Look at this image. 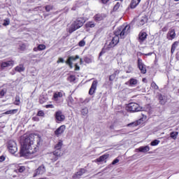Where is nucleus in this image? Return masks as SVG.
Returning <instances> with one entry per match:
<instances>
[{"label":"nucleus","instance_id":"nucleus-1","mask_svg":"<svg viewBox=\"0 0 179 179\" xmlns=\"http://www.w3.org/2000/svg\"><path fill=\"white\" fill-rule=\"evenodd\" d=\"M41 140L40 138H34L33 134H29L24 136L22 145V150L25 152L27 155H36L38 152L40 148V143Z\"/></svg>","mask_w":179,"mask_h":179},{"label":"nucleus","instance_id":"nucleus-2","mask_svg":"<svg viewBox=\"0 0 179 179\" xmlns=\"http://www.w3.org/2000/svg\"><path fill=\"white\" fill-rule=\"evenodd\" d=\"M131 32V26H120L115 31L114 34L116 36H120V38H124L125 36H128Z\"/></svg>","mask_w":179,"mask_h":179},{"label":"nucleus","instance_id":"nucleus-3","mask_svg":"<svg viewBox=\"0 0 179 179\" xmlns=\"http://www.w3.org/2000/svg\"><path fill=\"white\" fill-rule=\"evenodd\" d=\"M85 24V22H83V18L79 17L77 18L71 25L69 33H73V31H76V30L80 29Z\"/></svg>","mask_w":179,"mask_h":179},{"label":"nucleus","instance_id":"nucleus-4","mask_svg":"<svg viewBox=\"0 0 179 179\" xmlns=\"http://www.w3.org/2000/svg\"><path fill=\"white\" fill-rule=\"evenodd\" d=\"M127 110L130 113H136L138 111H141L142 108L137 103H129L127 106Z\"/></svg>","mask_w":179,"mask_h":179},{"label":"nucleus","instance_id":"nucleus-5","mask_svg":"<svg viewBox=\"0 0 179 179\" xmlns=\"http://www.w3.org/2000/svg\"><path fill=\"white\" fill-rule=\"evenodd\" d=\"M137 67L138 68L141 73H142L143 75L146 74V73L148 72L146 66L145 65V64L143 63V61L141 58H138Z\"/></svg>","mask_w":179,"mask_h":179},{"label":"nucleus","instance_id":"nucleus-6","mask_svg":"<svg viewBox=\"0 0 179 179\" xmlns=\"http://www.w3.org/2000/svg\"><path fill=\"white\" fill-rule=\"evenodd\" d=\"M55 121L57 124L64 122L65 121V115L62 113V110H57L55 113Z\"/></svg>","mask_w":179,"mask_h":179},{"label":"nucleus","instance_id":"nucleus-7","mask_svg":"<svg viewBox=\"0 0 179 179\" xmlns=\"http://www.w3.org/2000/svg\"><path fill=\"white\" fill-rule=\"evenodd\" d=\"M120 43V35L115 34L114 37H113L112 40L108 45V49L114 48L117 44Z\"/></svg>","mask_w":179,"mask_h":179},{"label":"nucleus","instance_id":"nucleus-8","mask_svg":"<svg viewBox=\"0 0 179 179\" xmlns=\"http://www.w3.org/2000/svg\"><path fill=\"white\" fill-rule=\"evenodd\" d=\"M8 152L12 155H15L17 152V145L15 141H9L8 145Z\"/></svg>","mask_w":179,"mask_h":179},{"label":"nucleus","instance_id":"nucleus-9","mask_svg":"<svg viewBox=\"0 0 179 179\" xmlns=\"http://www.w3.org/2000/svg\"><path fill=\"white\" fill-rule=\"evenodd\" d=\"M76 59H79V55H78L76 56H70L66 59V64L69 66L70 69H72V68H73V62H72L76 61Z\"/></svg>","mask_w":179,"mask_h":179},{"label":"nucleus","instance_id":"nucleus-10","mask_svg":"<svg viewBox=\"0 0 179 179\" xmlns=\"http://www.w3.org/2000/svg\"><path fill=\"white\" fill-rule=\"evenodd\" d=\"M146 118H147L146 115H143V117L141 118H140L139 120L135 122L128 124L127 127H138V125H141V124H143Z\"/></svg>","mask_w":179,"mask_h":179},{"label":"nucleus","instance_id":"nucleus-11","mask_svg":"<svg viewBox=\"0 0 179 179\" xmlns=\"http://www.w3.org/2000/svg\"><path fill=\"white\" fill-rule=\"evenodd\" d=\"M107 17V15L106 13H96L93 17V19L94 22L96 23H99V22H102V20H104Z\"/></svg>","mask_w":179,"mask_h":179},{"label":"nucleus","instance_id":"nucleus-12","mask_svg":"<svg viewBox=\"0 0 179 179\" xmlns=\"http://www.w3.org/2000/svg\"><path fill=\"white\" fill-rule=\"evenodd\" d=\"M97 85H99V82L97 81V80H95L92 82L89 90L90 96H93V94L96 93V90H97Z\"/></svg>","mask_w":179,"mask_h":179},{"label":"nucleus","instance_id":"nucleus-13","mask_svg":"<svg viewBox=\"0 0 179 179\" xmlns=\"http://www.w3.org/2000/svg\"><path fill=\"white\" fill-rule=\"evenodd\" d=\"M14 65H15V61L8 60L6 62H1L0 64V66H1V69H5L6 68H9V66L12 68L13 67Z\"/></svg>","mask_w":179,"mask_h":179},{"label":"nucleus","instance_id":"nucleus-14","mask_svg":"<svg viewBox=\"0 0 179 179\" xmlns=\"http://www.w3.org/2000/svg\"><path fill=\"white\" fill-rule=\"evenodd\" d=\"M65 129H66V126H65V124H62L54 131V134L57 137L61 136V135L65 132Z\"/></svg>","mask_w":179,"mask_h":179},{"label":"nucleus","instance_id":"nucleus-15","mask_svg":"<svg viewBox=\"0 0 179 179\" xmlns=\"http://www.w3.org/2000/svg\"><path fill=\"white\" fill-rule=\"evenodd\" d=\"M176 29H169L167 35H166V38L168 40H174L176 38Z\"/></svg>","mask_w":179,"mask_h":179},{"label":"nucleus","instance_id":"nucleus-16","mask_svg":"<svg viewBox=\"0 0 179 179\" xmlns=\"http://www.w3.org/2000/svg\"><path fill=\"white\" fill-rule=\"evenodd\" d=\"M146 38H148V34L146 32L141 31L138 34V43L143 44Z\"/></svg>","mask_w":179,"mask_h":179},{"label":"nucleus","instance_id":"nucleus-17","mask_svg":"<svg viewBox=\"0 0 179 179\" xmlns=\"http://www.w3.org/2000/svg\"><path fill=\"white\" fill-rule=\"evenodd\" d=\"M44 171H45V166H44V165H42V166H39L35 171V173L34 174V177H37V176H38L40 174H43V173H44Z\"/></svg>","mask_w":179,"mask_h":179},{"label":"nucleus","instance_id":"nucleus-18","mask_svg":"<svg viewBox=\"0 0 179 179\" xmlns=\"http://www.w3.org/2000/svg\"><path fill=\"white\" fill-rule=\"evenodd\" d=\"M53 156L55 157L52 158L51 160H52V162H57V160H58V158L61 157V156H62V154L61 153V150H55L53 152Z\"/></svg>","mask_w":179,"mask_h":179},{"label":"nucleus","instance_id":"nucleus-19","mask_svg":"<svg viewBox=\"0 0 179 179\" xmlns=\"http://www.w3.org/2000/svg\"><path fill=\"white\" fill-rule=\"evenodd\" d=\"M108 157H110V154H104L101 156H100L99 158H97L96 159V162H97V163H101V162H104L105 163L107 162V161H106Z\"/></svg>","mask_w":179,"mask_h":179},{"label":"nucleus","instance_id":"nucleus-20","mask_svg":"<svg viewBox=\"0 0 179 179\" xmlns=\"http://www.w3.org/2000/svg\"><path fill=\"white\" fill-rule=\"evenodd\" d=\"M141 1L142 0H131L129 6V8L130 9H135V8H136V6H138V5L141 3Z\"/></svg>","mask_w":179,"mask_h":179},{"label":"nucleus","instance_id":"nucleus-21","mask_svg":"<svg viewBox=\"0 0 179 179\" xmlns=\"http://www.w3.org/2000/svg\"><path fill=\"white\" fill-rule=\"evenodd\" d=\"M158 100L159 101V104L164 106V104L167 103V96H163L162 94H160L158 96Z\"/></svg>","mask_w":179,"mask_h":179},{"label":"nucleus","instance_id":"nucleus-22","mask_svg":"<svg viewBox=\"0 0 179 179\" xmlns=\"http://www.w3.org/2000/svg\"><path fill=\"white\" fill-rule=\"evenodd\" d=\"M64 96V91L56 92L53 94V99L55 101H58V99Z\"/></svg>","mask_w":179,"mask_h":179},{"label":"nucleus","instance_id":"nucleus-23","mask_svg":"<svg viewBox=\"0 0 179 179\" xmlns=\"http://www.w3.org/2000/svg\"><path fill=\"white\" fill-rule=\"evenodd\" d=\"M138 150L141 153H148L150 150V147L149 145L141 146L138 148Z\"/></svg>","mask_w":179,"mask_h":179},{"label":"nucleus","instance_id":"nucleus-24","mask_svg":"<svg viewBox=\"0 0 179 179\" xmlns=\"http://www.w3.org/2000/svg\"><path fill=\"white\" fill-rule=\"evenodd\" d=\"M118 75H120V70H115L114 73L109 76L110 82H113Z\"/></svg>","mask_w":179,"mask_h":179},{"label":"nucleus","instance_id":"nucleus-25","mask_svg":"<svg viewBox=\"0 0 179 179\" xmlns=\"http://www.w3.org/2000/svg\"><path fill=\"white\" fill-rule=\"evenodd\" d=\"M14 171L15 173H24L26 171V166L17 165V169H15Z\"/></svg>","mask_w":179,"mask_h":179},{"label":"nucleus","instance_id":"nucleus-26","mask_svg":"<svg viewBox=\"0 0 179 179\" xmlns=\"http://www.w3.org/2000/svg\"><path fill=\"white\" fill-rule=\"evenodd\" d=\"M85 26V29H93L94 27H96V23L93 21H88Z\"/></svg>","mask_w":179,"mask_h":179},{"label":"nucleus","instance_id":"nucleus-27","mask_svg":"<svg viewBox=\"0 0 179 179\" xmlns=\"http://www.w3.org/2000/svg\"><path fill=\"white\" fill-rule=\"evenodd\" d=\"M24 66L23 64H20L15 67V72H24Z\"/></svg>","mask_w":179,"mask_h":179},{"label":"nucleus","instance_id":"nucleus-28","mask_svg":"<svg viewBox=\"0 0 179 179\" xmlns=\"http://www.w3.org/2000/svg\"><path fill=\"white\" fill-rule=\"evenodd\" d=\"M17 111H19V109H13L6 111L3 114H5L6 115H8L9 114L13 115V114H17Z\"/></svg>","mask_w":179,"mask_h":179},{"label":"nucleus","instance_id":"nucleus-29","mask_svg":"<svg viewBox=\"0 0 179 179\" xmlns=\"http://www.w3.org/2000/svg\"><path fill=\"white\" fill-rule=\"evenodd\" d=\"M148 17H146V15L143 16L141 17V19L140 20V22H139V24L141 26H143V24H145V23H148Z\"/></svg>","mask_w":179,"mask_h":179},{"label":"nucleus","instance_id":"nucleus-30","mask_svg":"<svg viewBox=\"0 0 179 179\" xmlns=\"http://www.w3.org/2000/svg\"><path fill=\"white\" fill-rule=\"evenodd\" d=\"M62 141L59 140V142L55 145V149L56 150H61V149H62Z\"/></svg>","mask_w":179,"mask_h":179},{"label":"nucleus","instance_id":"nucleus-31","mask_svg":"<svg viewBox=\"0 0 179 179\" xmlns=\"http://www.w3.org/2000/svg\"><path fill=\"white\" fill-rule=\"evenodd\" d=\"M178 45V41H175L172 45L171 49V54H174V52L176 51V48H177V46Z\"/></svg>","mask_w":179,"mask_h":179},{"label":"nucleus","instance_id":"nucleus-32","mask_svg":"<svg viewBox=\"0 0 179 179\" xmlns=\"http://www.w3.org/2000/svg\"><path fill=\"white\" fill-rule=\"evenodd\" d=\"M129 83L130 86H136V85H138V80L135 78H131L129 80Z\"/></svg>","mask_w":179,"mask_h":179},{"label":"nucleus","instance_id":"nucleus-33","mask_svg":"<svg viewBox=\"0 0 179 179\" xmlns=\"http://www.w3.org/2000/svg\"><path fill=\"white\" fill-rule=\"evenodd\" d=\"M177 136H178V131H172L170 133V137L174 139V141L177 139Z\"/></svg>","mask_w":179,"mask_h":179},{"label":"nucleus","instance_id":"nucleus-34","mask_svg":"<svg viewBox=\"0 0 179 179\" xmlns=\"http://www.w3.org/2000/svg\"><path fill=\"white\" fill-rule=\"evenodd\" d=\"M86 173V169H80L78 172L76 174V177H81V176H83Z\"/></svg>","mask_w":179,"mask_h":179},{"label":"nucleus","instance_id":"nucleus-35","mask_svg":"<svg viewBox=\"0 0 179 179\" xmlns=\"http://www.w3.org/2000/svg\"><path fill=\"white\" fill-rule=\"evenodd\" d=\"M120 6H121V2H117L115 5L113 6V12L118 11V9H120Z\"/></svg>","mask_w":179,"mask_h":179},{"label":"nucleus","instance_id":"nucleus-36","mask_svg":"<svg viewBox=\"0 0 179 179\" xmlns=\"http://www.w3.org/2000/svg\"><path fill=\"white\" fill-rule=\"evenodd\" d=\"M67 80L70 82V83H72L76 80V76L73 75H71L70 76L68 77Z\"/></svg>","mask_w":179,"mask_h":179},{"label":"nucleus","instance_id":"nucleus-37","mask_svg":"<svg viewBox=\"0 0 179 179\" xmlns=\"http://www.w3.org/2000/svg\"><path fill=\"white\" fill-rule=\"evenodd\" d=\"M14 104L15 106H19L20 104V96L19 95L15 96Z\"/></svg>","mask_w":179,"mask_h":179},{"label":"nucleus","instance_id":"nucleus-38","mask_svg":"<svg viewBox=\"0 0 179 179\" xmlns=\"http://www.w3.org/2000/svg\"><path fill=\"white\" fill-rule=\"evenodd\" d=\"M45 10L46 12H51V10H52V9H54V6L52 5H46L44 7Z\"/></svg>","mask_w":179,"mask_h":179},{"label":"nucleus","instance_id":"nucleus-39","mask_svg":"<svg viewBox=\"0 0 179 179\" xmlns=\"http://www.w3.org/2000/svg\"><path fill=\"white\" fill-rule=\"evenodd\" d=\"M84 62L85 64H92V57L87 56L84 57Z\"/></svg>","mask_w":179,"mask_h":179},{"label":"nucleus","instance_id":"nucleus-40","mask_svg":"<svg viewBox=\"0 0 179 179\" xmlns=\"http://www.w3.org/2000/svg\"><path fill=\"white\" fill-rule=\"evenodd\" d=\"M88 113H89V109H87V107H85L81 110L82 115H87Z\"/></svg>","mask_w":179,"mask_h":179},{"label":"nucleus","instance_id":"nucleus-41","mask_svg":"<svg viewBox=\"0 0 179 179\" xmlns=\"http://www.w3.org/2000/svg\"><path fill=\"white\" fill-rule=\"evenodd\" d=\"M151 87H152V89H154V90H159V86H157V84H156V83H155V81L152 82Z\"/></svg>","mask_w":179,"mask_h":179},{"label":"nucleus","instance_id":"nucleus-42","mask_svg":"<svg viewBox=\"0 0 179 179\" xmlns=\"http://www.w3.org/2000/svg\"><path fill=\"white\" fill-rule=\"evenodd\" d=\"M38 51H43L45 50V48H47V46H45V45L44 44H39L38 45Z\"/></svg>","mask_w":179,"mask_h":179},{"label":"nucleus","instance_id":"nucleus-43","mask_svg":"<svg viewBox=\"0 0 179 179\" xmlns=\"http://www.w3.org/2000/svg\"><path fill=\"white\" fill-rule=\"evenodd\" d=\"M160 143V141L159 140H154L150 143L151 146H157Z\"/></svg>","mask_w":179,"mask_h":179},{"label":"nucleus","instance_id":"nucleus-44","mask_svg":"<svg viewBox=\"0 0 179 179\" xmlns=\"http://www.w3.org/2000/svg\"><path fill=\"white\" fill-rule=\"evenodd\" d=\"M6 94V90H1L0 91V99H3V96Z\"/></svg>","mask_w":179,"mask_h":179},{"label":"nucleus","instance_id":"nucleus-45","mask_svg":"<svg viewBox=\"0 0 179 179\" xmlns=\"http://www.w3.org/2000/svg\"><path fill=\"white\" fill-rule=\"evenodd\" d=\"M36 115L38 117H45V113H44V110H38Z\"/></svg>","mask_w":179,"mask_h":179},{"label":"nucleus","instance_id":"nucleus-46","mask_svg":"<svg viewBox=\"0 0 179 179\" xmlns=\"http://www.w3.org/2000/svg\"><path fill=\"white\" fill-rule=\"evenodd\" d=\"M10 24V20L9 19H6L3 20V26H9Z\"/></svg>","mask_w":179,"mask_h":179},{"label":"nucleus","instance_id":"nucleus-47","mask_svg":"<svg viewBox=\"0 0 179 179\" xmlns=\"http://www.w3.org/2000/svg\"><path fill=\"white\" fill-rule=\"evenodd\" d=\"M78 45L79 47H85V45H86V42L85 40H82L78 43Z\"/></svg>","mask_w":179,"mask_h":179},{"label":"nucleus","instance_id":"nucleus-48","mask_svg":"<svg viewBox=\"0 0 179 179\" xmlns=\"http://www.w3.org/2000/svg\"><path fill=\"white\" fill-rule=\"evenodd\" d=\"M20 50L21 51H24L26 50V44L22 43V45H20Z\"/></svg>","mask_w":179,"mask_h":179},{"label":"nucleus","instance_id":"nucleus-49","mask_svg":"<svg viewBox=\"0 0 179 179\" xmlns=\"http://www.w3.org/2000/svg\"><path fill=\"white\" fill-rule=\"evenodd\" d=\"M74 66H75L74 71H80V67L78 65V63H76L74 64Z\"/></svg>","mask_w":179,"mask_h":179},{"label":"nucleus","instance_id":"nucleus-50","mask_svg":"<svg viewBox=\"0 0 179 179\" xmlns=\"http://www.w3.org/2000/svg\"><path fill=\"white\" fill-rule=\"evenodd\" d=\"M117 163H120V159H118L117 158L115 159L113 161L112 164L114 166V164H117Z\"/></svg>","mask_w":179,"mask_h":179},{"label":"nucleus","instance_id":"nucleus-51","mask_svg":"<svg viewBox=\"0 0 179 179\" xmlns=\"http://www.w3.org/2000/svg\"><path fill=\"white\" fill-rule=\"evenodd\" d=\"M45 108H54V105L52 104H48L45 106Z\"/></svg>","mask_w":179,"mask_h":179},{"label":"nucleus","instance_id":"nucleus-52","mask_svg":"<svg viewBox=\"0 0 179 179\" xmlns=\"http://www.w3.org/2000/svg\"><path fill=\"white\" fill-rule=\"evenodd\" d=\"M59 62H62V64H64V58L59 57L57 62V64H59Z\"/></svg>","mask_w":179,"mask_h":179},{"label":"nucleus","instance_id":"nucleus-53","mask_svg":"<svg viewBox=\"0 0 179 179\" xmlns=\"http://www.w3.org/2000/svg\"><path fill=\"white\" fill-rule=\"evenodd\" d=\"M101 3H103V5H107V3H108V1L110 0H101Z\"/></svg>","mask_w":179,"mask_h":179},{"label":"nucleus","instance_id":"nucleus-54","mask_svg":"<svg viewBox=\"0 0 179 179\" xmlns=\"http://www.w3.org/2000/svg\"><path fill=\"white\" fill-rule=\"evenodd\" d=\"M162 31L166 32L169 30V27L166 26L162 28Z\"/></svg>","mask_w":179,"mask_h":179},{"label":"nucleus","instance_id":"nucleus-55","mask_svg":"<svg viewBox=\"0 0 179 179\" xmlns=\"http://www.w3.org/2000/svg\"><path fill=\"white\" fill-rule=\"evenodd\" d=\"M152 54H153V52H150L147 53V54L141 53V55H145L146 57H149V56L152 55Z\"/></svg>","mask_w":179,"mask_h":179},{"label":"nucleus","instance_id":"nucleus-56","mask_svg":"<svg viewBox=\"0 0 179 179\" xmlns=\"http://www.w3.org/2000/svg\"><path fill=\"white\" fill-rule=\"evenodd\" d=\"M5 160V157L1 156L0 157V162H3Z\"/></svg>","mask_w":179,"mask_h":179},{"label":"nucleus","instance_id":"nucleus-57","mask_svg":"<svg viewBox=\"0 0 179 179\" xmlns=\"http://www.w3.org/2000/svg\"><path fill=\"white\" fill-rule=\"evenodd\" d=\"M33 51L37 52V51H38V46L37 48H34Z\"/></svg>","mask_w":179,"mask_h":179},{"label":"nucleus","instance_id":"nucleus-58","mask_svg":"<svg viewBox=\"0 0 179 179\" xmlns=\"http://www.w3.org/2000/svg\"><path fill=\"white\" fill-rule=\"evenodd\" d=\"M83 59L80 58V65H83Z\"/></svg>","mask_w":179,"mask_h":179},{"label":"nucleus","instance_id":"nucleus-59","mask_svg":"<svg viewBox=\"0 0 179 179\" xmlns=\"http://www.w3.org/2000/svg\"><path fill=\"white\" fill-rule=\"evenodd\" d=\"M103 53H104V52L102 50V51L99 53V56L101 57V55H103Z\"/></svg>","mask_w":179,"mask_h":179},{"label":"nucleus","instance_id":"nucleus-60","mask_svg":"<svg viewBox=\"0 0 179 179\" xmlns=\"http://www.w3.org/2000/svg\"><path fill=\"white\" fill-rule=\"evenodd\" d=\"M32 57H33V58H36V55H34L32 56Z\"/></svg>","mask_w":179,"mask_h":179},{"label":"nucleus","instance_id":"nucleus-61","mask_svg":"<svg viewBox=\"0 0 179 179\" xmlns=\"http://www.w3.org/2000/svg\"><path fill=\"white\" fill-rule=\"evenodd\" d=\"M146 78H143V82H145Z\"/></svg>","mask_w":179,"mask_h":179},{"label":"nucleus","instance_id":"nucleus-62","mask_svg":"<svg viewBox=\"0 0 179 179\" xmlns=\"http://www.w3.org/2000/svg\"><path fill=\"white\" fill-rule=\"evenodd\" d=\"M174 1H175V2H178L179 0H174Z\"/></svg>","mask_w":179,"mask_h":179},{"label":"nucleus","instance_id":"nucleus-63","mask_svg":"<svg viewBox=\"0 0 179 179\" xmlns=\"http://www.w3.org/2000/svg\"><path fill=\"white\" fill-rule=\"evenodd\" d=\"M33 120H34V121H36V117H33Z\"/></svg>","mask_w":179,"mask_h":179}]
</instances>
